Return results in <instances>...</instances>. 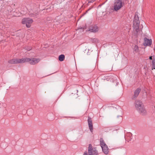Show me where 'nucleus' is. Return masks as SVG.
Instances as JSON below:
<instances>
[{
  "label": "nucleus",
  "mask_w": 155,
  "mask_h": 155,
  "mask_svg": "<svg viewBox=\"0 0 155 155\" xmlns=\"http://www.w3.org/2000/svg\"><path fill=\"white\" fill-rule=\"evenodd\" d=\"M41 60L39 58H23L24 63L25 62H29V63L32 65H35L38 63Z\"/></svg>",
  "instance_id": "obj_1"
},
{
  "label": "nucleus",
  "mask_w": 155,
  "mask_h": 155,
  "mask_svg": "<svg viewBox=\"0 0 155 155\" xmlns=\"http://www.w3.org/2000/svg\"><path fill=\"white\" fill-rule=\"evenodd\" d=\"M124 5V3L121 0H116L114 5V10L117 11L120 10Z\"/></svg>",
  "instance_id": "obj_2"
},
{
  "label": "nucleus",
  "mask_w": 155,
  "mask_h": 155,
  "mask_svg": "<svg viewBox=\"0 0 155 155\" xmlns=\"http://www.w3.org/2000/svg\"><path fill=\"white\" fill-rule=\"evenodd\" d=\"M33 20L29 18H25L22 19V23L23 24H25L28 28H30L31 24L33 23Z\"/></svg>",
  "instance_id": "obj_3"
},
{
  "label": "nucleus",
  "mask_w": 155,
  "mask_h": 155,
  "mask_svg": "<svg viewBox=\"0 0 155 155\" xmlns=\"http://www.w3.org/2000/svg\"><path fill=\"white\" fill-rule=\"evenodd\" d=\"M100 144L103 152L106 154H108L109 151V149L103 140H101Z\"/></svg>",
  "instance_id": "obj_4"
},
{
  "label": "nucleus",
  "mask_w": 155,
  "mask_h": 155,
  "mask_svg": "<svg viewBox=\"0 0 155 155\" xmlns=\"http://www.w3.org/2000/svg\"><path fill=\"white\" fill-rule=\"evenodd\" d=\"M8 62L12 64L23 63H24L23 58L10 60L8 61Z\"/></svg>",
  "instance_id": "obj_5"
},
{
  "label": "nucleus",
  "mask_w": 155,
  "mask_h": 155,
  "mask_svg": "<svg viewBox=\"0 0 155 155\" xmlns=\"http://www.w3.org/2000/svg\"><path fill=\"white\" fill-rule=\"evenodd\" d=\"M139 113L142 115H145L147 113V111L146 110L144 105L143 106H141V107L140 108H138V110H137Z\"/></svg>",
  "instance_id": "obj_6"
},
{
  "label": "nucleus",
  "mask_w": 155,
  "mask_h": 155,
  "mask_svg": "<svg viewBox=\"0 0 155 155\" xmlns=\"http://www.w3.org/2000/svg\"><path fill=\"white\" fill-rule=\"evenodd\" d=\"M98 30V28L97 26L96 25H95L91 26L88 31L91 32H97Z\"/></svg>",
  "instance_id": "obj_7"
},
{
  "label": "nucleus",
  "mask_w": 155,
  "mask_h": 155,
  "mask_svg": "<svg viewBox=\"0 0 155 155\" xmlns=\"http://www.w3.org/2000/svg\"><path fill=\"white\" fill-rule=\"evenodd\" d=\"M135 107L137 110L138 108L139 109L141 107V106H143L141 101L138 100H136L135 101Z\"/></svg>",
  "instance_id": "obj_8"
},
{
  "label": "nucleus",
  "mask_w": 155,
  "mask_h": 155,
  "mask_svg": "<svg viewBox=\"0 0 155 155\" xmlns=\"http://www.w3.org/2000/svg\"><path fill=\"white\" fill-rule=\"evenodd\" d=\"M152 41L151 39L149 40L147 38L144 39V42L143 43L144 46H150L151 45Z\"/></svg>",
  "instance_id": "obj_9"
},
{
  "label": "nucleus",
  "mask_w": 155,
  "mask_h": 155,
  "mask_svg": "<svg viewBox=\"0 0 155 155\" xmlns=\"http://www.w3.org/2000/svg\"><path fill=\"white\" fill-rule=\"evenodd\" d=\"M133 26L134 28L135 29L136 31L138 32L139 31V25L140 24V21H134L133 22Z\"/></svg>",
  "instance_id": "obj_10"
},
{
  "label": "nucleus",
  "mask_w": 155,
  "mask_h": 155,
  "mask_svg": "<svg viewBox=\"0 0 155 155\" xmlns=\"http://www.w3.org/2000/svg\"><path fill=\"white\" fill-rule=\"evenodd\" d=\"M88 122L89 129L90 131L91 132H92L93 131V127L92 121L91 119L90 118L88 119Z\"/></svg>",
  "instance_id": "obj_11"
},
{
  "label": "nucleus",
  "mask_w": 155,
  "mask_h": 155,
  "mask_svg": "<svg viewBox=\"0 0 155 155\" xmlns=\"http://www.w3.org/2000/svg\"><path fill=\"white\" fill-rule=\"evenodd\" d=\"M141 91V89L140 88H137L135 91L134 97H137L138 95Z\"/></svg>",
  "instance_id": "obj_12"
},
{
  "label": "nucleus",
  "mask_w": 155,
  "mask_h": 155,
  "mask_svg": "<svg viewBox=\"0 0 155 155\" xmlns=\"http://www.w3.org/2000/svg\"><path fill=\"white\" fill-rule=\"evenodd\" d=\"M89 155H97L98 152L96 150L88 152Z\"/></svg>",
  "instance_id": "obj_13"
},
{
  "label": "nucleus",
  "mask_w": 155,
  "mask_h": 155,
  "mask_svg": "<svg viewBox=\"0 0 155 155\" xmlns=\"http://www.w3.org/2000/svg\"><path fill=\"white\" fill-rule=\"evenodd\" d=\"M133 49L134 52L135 53H137L139 51V48L138 46L136 45H135L133 46Z\"/></svg>",
  "instance_id": "obj_14"
},
{
  "label": "nucleus",
  "mask_w": 155,
  "mask_h": 155,
  "mask_svg": "<svg viewBox=\"0 0 155 155\" xmlns=\"http://www.w3.org/2000/svg\"><path fill=\"white\" fill-rule=\"evenodd\" d=\"M65 58L64 55L63 54H61L59 57V60L60 61H64Z\"/></svg>",
  "instance_id": "obj_15"
},
{
  "label": "nucleus",
  "mask_w": 155,
  "mask_h": 155,
  "mask_svg": "<svg viewBox=\"0 0 155 155\" xmlns=\"http://www.w3.org/2000/svg\"><path fill=\"white\" fill-rule=\"evenodd\" d=\"M95 149H93L92 148V146L91 144H90L89 145L88 149V152L93 150H95Z\"/></svg>",
  "instance_id": "obj_16"
},
{
  "label": "nucleus",
  "mask_w": 155,
  "mask_h": 155,
  "mask_svg": "<svg viewBox=\"0 0 155 155\" xmlns=\"http://www.w3.org/2000/svg\"><path fill=\"white\" fill-rule=\"evenodd\" d=\"M134 21H136V22L139 21V18L137 15H135L134 20Z\"/></svg>",
  "instance_id": "obj_17"
},
{
  "label": "nucleus",
  "mask_w": 155,
  "mask_h": 155,
  "mask_svg": "<svg viewBox=\"0 0 155 155\" xmlns=\"http://www.w3.org/2000/svg\"><path fill=\"white\" fill-rule=\"evenodd\" d=\"M152 65H153V68L152 70L153 69H155V60H153L152 61Z\"/></svg>",
  "instance_id": "obj_18"
},
{
  "label": "nucleus",
  "mask_w": 155,
  "mask_h": 155,
  "mask_svg": "<svg viewBox=\"0 0 155 155\" xmlns=\"http://www.w3.org/2000/svg\"><path fill=\"white\" fill-rule=\"evenodd\" d=\"M26 50L28 51H30L31 49V48L30 47L29 48H25Z\"/></svg>",
  "instance_id": "obj_19"
},
{
  "label": "nucleus",
  "mask_w": 155,
  "mask_h": 155,
  "mask_svg": "<svg viewBox=\"0 0 155 155\" xmlns=\"http://www.w3.org/2000/svg\"><path fill=\"white\" fill-rule=\"evenodd\" d=\"M95 0H88V2H94Z\"/></svg>",
  "instance_id": "obj_20"
},
{
  "label": "nucleus",
  "mask_w": 155,
  "mask_h": 155,
  "mask_svg": "<svg viewBox=\"0 0 155 155\" xmlns=\"http://www.w3.org/2000/svg\"><path fill=\"white\" fill-rule=\"evenodd\" d=\"M83 155H88L87 152H85L84 153Z\"/></svg>",
  "instance_id": "obj_21"
},
{
  "label": "nucleus",
  "mask_w": 155,
  "mask_h": 155,
  "mask_svg": "<svg viewBox=\"0 0 155 155\" xmlns=\"http://www.w3.org/2000/svg\"><path fill=\"white\" fill-rule=\"evenodd\" d=\"M149 59H150V60H152V56H150L149 57Z\"/></svg>",
  "instance_id": "obj_22"
},
{
  "label": "nucleus",
  "mask_w": 155,
  "mask_h": 155,
  "mask_svg": "<svg viewBox=\"0 0 155 155\" xmlns=\"http://www.w3.org/2000/svg\"><path fill=\"white\" fill-rule=\"evenodd\" d=\"M91 9V8H89V9H88V10L86 12H87L88 11H89V10Z\"/></svg>",
  "instance_id": "obj_23"
},
{
  "label": "nucleus",
  "mask_w": 155,
  "mask_h": 155,
  "mask_svg": "<svg viewBox=\"0 0 155 155\" xmlns=\"http://www.w3.org/2000/svg\"><path fill=\"white\" fill-rule=\"evenodd\" d=\"M34 15H34V14H33V15H31V16H34Z\"/></svg>",
  "instance_id": "obj_24"
},
{
  "label": "nucleus",
  "mask_w": 155,
  "mask_h": 155,
  "mask_svg": "<svg viewBox=\"0 0 155 155\" xmlns=\"http://www.w3.org/2000/svg\"><path fill=\"white\" fill-rule=\"evenodd\" d=\"M97 155H98V154Z\"/></svg>",
  "instance_id": "obj_25"
}]
</instances>
